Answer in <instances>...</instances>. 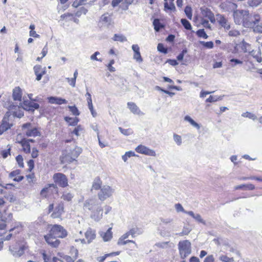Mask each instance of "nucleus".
<instances>
[{
  "mask_svg": "<svg viewBox=\"0 0 262 262\" xmlns=\"http://www.w3.org/2000/svg\"><path fill=\"white\" fill-rule=\"evenodd\" d=\"M164 10L165 11H170L174 12L176 11V7L173 3L170 2L168 4L167 2L164 3Z\"/></svg>",
  "mask_w": 262,
  "mask_h": 262,
  "instance_id": "nucleus-35",
  "label": "nucleus"
},
{
  "mask_svg": "<svg viewBox=\"0 0 262 262\" xmlns=\"http://www.w3.org/2000/svg\"><path fill=\"white\" fill-rule=\"evenodd\" d=\"M200 43L207 49H212L213 48V42L211 41L207 42L201 41Z\"/></svg>",
  "mask_w": 262,
  "mask_h": 262,
  "instance_id": "nucleus-49",
  "label": "nucleus"
},
{
  "mask_svg": "<svg viewBox=\"0 0 262 262\" xmlns=\"http://www.w3.org/2000/svg\"><path fill=\"white\" fill-rule=\"evenodd\" d=\"M181 22L182 24L183 25V26H184V27L186 30H190L191 29V28H192L191 25L188 20H187L186 19L182 18L181 20Z\"/></svg>",
  "mask_w": 262,
  "mask_h": 262,
  "instance_id": "nucleus-42",
  "label": "nucleus"
},
{
  "mask_svg": "<svg viewBox=\"0 0 262 262\" xmlns=\"http://www.w3.org/2000/svg\"><path fill=\"white\" fill-rule=\"evenodd\" d=\"M120 132L125 136H129L133 134L134 132L131 128L124 129L121 127H119Z\"/></svg>",
  "mask_w": 262,
  "mask_h": 262,
  "instance_id": "nucleus-39",
  "label": "nucleus"
},
{
  "mask_svg": "<svg viewBox=\"0 0 262 262\" xmlns=\"http://www.w3.org/2000/svg\"><path fill=\"white\" fill-rule=\"evenodd\" d=\"M112 19L111 15L106 13H104L101 16L99 19V23L102 25H107L109 26L111 24Z\"/></svg>",
  "mask_w": 262,
  "mask_h": 262,
  "instance_id": "nucleus-26",
  "label": "nucleus"
},
{
  "mask_svg": "<svg viewBox=\"0 0 262 262\" xmlns=\"http://www.w3.org/2000/svg\"><path fill=\"white\" fill-rule=\"evenodd\" d=\"M102 180H101V179L99 177H97L94 179V180L93 182L92 188H91V190L92 191L93 190H100V189L102 188Z\"/></svg>",
  "mask_w": 262,
  "mask_h": 262,
  "instance_id": "nucleus-28",
  "label": "nucleus"
},
{
  "mask_svg": "<svg viewBox=\"0 0 262 262\" xmlns=\"http://www.w3.org/2000/svg\"><path fill=\"white\" fill-rule=\"evenodd\" d=\"M35 141L33 139H27L24 138L18 142L22 147V150L26 154H30L31 152L30 142L34 143Z\"/></svg>",
  "mask_w": 262,
  "mask_h": 262,
  "instance_id": "nucleus-16",
  "label": "nucleus"
},
{
  "mask_svg": "<svg viewBox=\"0 0 262 262\" xmlns=\"http://www.w3.org/2000/svg\"><path fill=\"white\" fill-rule=\"evenodd\" d=\"M135 150L137 152L150 156H156V152L154 150L150 149L144 145H139L136 147Z\"/></svg>",
  "mask_w": 262,
  "mask_h": 262,
  "instance_id": "nucleus-15",
  "label": "nucleus"
},
{
  "mask_svg": "<svg viewBox=\"0 0 262 262\" xmlns=\"http://www.w3.org/2000/svg\"><path fill=\"white\" fill-rule=\"evenodd\" d=\"M191 243L188 240L180 241L178 244L179 254L182 259L185 258L191 252Z\"/></svg>",
  "mask_w": 262,
  "mask_h": 262,
  "instance_id": "nucleus-7",
  "label": "nucleus"
},
{
  "mask_svg": "<svg viewBox=\"0 0 262 262\" xmlns=\"http://www.w3.org/2000/svg\"><path fill=\"white\" fill-rule=\"evenodd\" d=\"M204 262H214V258L212 255L207 256L204 259Z\"/></svg>",
  "mask_w": 262,
  "mask_h": 262,
  "instance_id": "nucleus-63",
  "label": "nucleus"
},
{
  "mask_svg": "<svg viewBox=\"0 0 262 262\" xmlns=\"http://www.w3.org/2000/svg\"><path fill=\"white\" fill-rule=\"evenodd\" d=\"M78 75V71L76 70L74 73V77L71 79L68 78V81L70 83V84L72 86H75L76 83V79Z\"/></svg>",
  "mask_w": 262,
  "mask_h": 262,
  "instance_id": "nucleus-46",
  "label": "nucleus"
},
{
  "mask_svg": "<svg viewBox=\"0 0 262 262\" xmlns=\"http://www.w3.org/2000/svg\"><path fill=\"white\" fill-rule=\"evenodd\" d=\"M22 91L19 87H15L13 90V98L15 101H21L22 98Z\"/></svg>",
  "mask_w": 262,
  "mask_h": 262,
  "instance_id": "nucleus-25",
  "label": "nucleus"
},
{
  "mask_svg": "<svg viewBox=\"0 0 262 262\" xmlns=\"http://www.w3.org/2000/svg\"><path fill=\"white\" fill-rule=\"evenodd\" d=\"M87 101H88V105L89 108H92L93 103H92V99L91 97V95L89 92H87L86 94Z\"/></svg>",
  "mask_w": 262,
  "mask_h": 262,
  "instance_id": "nucleus-50",
  "label": "nucleus"
},
{
  "mask_svg": "<svg viewBox=\"0 0 262 262\" xmlns=\"http://www.w3.org/2000/svg\"><path fill=\"white\" fill-rule=\"evenodd\" d=\"M114 192V190L111 186L105 185L100 189L97 193V196L99 200L103 202L111 197Z\"/></svg>",
  "mask_w": 262,
  "mask_h": 262,
  "instance_id": "nucleus-10",
  "label": "nucleus"
},
{
  "mask_svg": "<svg viewBox=\"0 0 262 262\" xmlns=\"http://www.w3.org/2000/svg\"><path fill=\"white\" fill-rule=\"evenodd\" d=\"M127 105L128 108L132 113L136 115H140L142 114L140 110L135 103L133 102H128L127 103Z\"/></svg>",
  "mask_w": 262,
  "mask_h": 262,
  "instance_id": "nucleus-27",
  "label": "nucleus"
},
{
  "mask_svg": "<svg viewBox=\"0 0 262 262\" xmlns=\"http://www.w3.org/2000/svg\"><path fill=\"white\" fill-rule=\"evenodd\" d=\"M251 45L246 42L244 40L239 42L234 48V53L243 52L247 53L249 51Z\"/></svg>",
  "mask_w": 262,
  "mask_h": 262,
  "instance_id": "nucleus-14",
  "label": "nucleus"
},
{
  "mask_svg": "<svg viewBox=\"0 0 262 262\" xmlns=\"http://www.w3.org/2000/svg\"><path fill=\"white\" fill-rule=\"evenodd\" d=\"M64 212V206L62 202L56 204L51 203L48 207V213H51V217L52 219H59L62 220V216Z\"/></svg>",
  "mask_w": 262,
  "mask_h": 262,
  "instance_id": "nucleus-4",
  "label": "nucleus"
},
{
  "mask_svg": "<svg viewBox=\"0 0 262 262\" xmlns=\"http://www.w3.org/2000/svg\"><path fill=\"white\" fill-rule=\"evenodd\" d=\"M60 160L62 164H69L75 161L71 154L66 151L62 152V155L60 157Z\"/></svg>",
  "mask_w": 262,
  "mask_h": 262,
  "instance_id": "nucleus-22",
  "label": "nucleus"
},
{
  "mask_svg": "<svg viewBox=\"0 0 262 262\" xmlns=\"http://www.w3.org/2000/svg\"><path fill=\"white\" fill-rule=\"evenodd\" d=\"M110 230H111V229H109L104 234L103 238L105 241H108L112 237V233L111 232Z\"/></svg>",
  "mask_w": 262,
  "mask_h": 262,
  "instance_id": "nucleus-61",
  "label": "nucleus"
},
{
  "mask_svg": "<svg viewBox=\"0 0 262 262\" xmlns=\"http://www.w3.org/2000/svg\"><path fill=\"white\" fill-rule=\"evenodd\" d=\"M48 100L49 102L51 104L60 105L67 103V101L66 99L55 97H50L48 98Z\"/></svg>",
  "mask_w": 262,
  "mask_h": 262,
  "instance_id": "nucleus-29",
  "label": "nucleus"
},
{
  "mask_svg": "<svg viewBox=\"0 0 262 262\" xmlns=\"http://www.w3.org/2000/svg\"><path fill=\"white\" fill-rule=\"evenodd\" d=\"M48 46H47V45H46L42 50V51H41L42 56L40 57H37V60L39 61L42 58H43L47 55V54L48 53Z\"/></svg>",
  "mask_w": 262,
  "mask_h": 262,
  "instance_id": "nucleus-54",
  "label": "nucleus"
},
{
  "mask_svg": "<svg viewBox=\"0 0 262 262\" xmlns=\"http://www.w3.org/2000/svg\"><path fill=\"white\" fill-rule=\"evenodd\" d=\"M35 25L33 24H32L30 26L29 28L31 29L29 32L30 36L33 37L34 38H39V35L37 34L36 31L34 30L35 29Z\"/></svg>",
  "mask_w": 262,
  "mask_h": 262,
  "instance_id": "nucleus-41",
  "label": "nucleus"
},
{
  "mask_svg": "<svg viewBox=\"0 0 262 262\" xmlns=\"http://www.w3.org/2000/svg\"><path fill=\"white\" fill-rule=\"evenodd\" d=\"M39 105L38 103L30 101L29 100H25L21 103V107L23 110L27 111H34L35 109L38 108Z\"/></svg>",
  "mask_w": 262,
  "mask_h": 262,
  "instance_id": "nucleus-18",
  "label": "nucleus"
},
{
  "mask_svg": "<svg viewBox=\"0 0 262 262\" xmlns=\"http://www.w3.org/2000/svg\"><path fill=\"white\" fill-rule=\"evenodd\" d=\"M196 34L199 37H202L204 39H207L208 37L207 34L206 33L204 29H199L196 32Z\"/></svg>",
  "mask_w": 262,
  "mask_h": 262,
  "instance_id": "nucleus-44",
  "label": "nucleus"
},
{
  "mask_svg": "<svg viewBox=\"0 0 262 262\" xmlns=\"http://www.w3.org/2000/svg\"><path fill=\"white\" fill-rule=\"evenodd\" d=\"M21 129L27 137H37L40 135V132L36 127L31 128V123H27L21 126Z\"/></svg>",
  "mask_w": 262,
  "mask_h": 262,
  "instance_id": "nucleus-11",
  "label": "nucleus"
},
{
  "mask_svg": "<svg viewBox=\"0 0 262 262\" xmlns=\"http://www.w3.org/2000/svg\"><path fill=\"white\" fill-rule=\"evenodd\" d=\"M222 57H220L219 61L215 62L213 64V68L214 69L219 68L222 67Z\"/></svg>",
  "mask_w": 262,
  "mask_h": 262,
  "instance_id": "nucleus-58",
  "label": "nucleus"
},
{
  "mask_svg": "<svg viewBox=\"0 0 262 262\" xmlns=\"http://www.w3.org/2000/svg\"><path fill=\"white\" fill-rule=\"evenodd\" d=\"M88 0H75L72 6L74 8H77L81 5H84Z\"/></svg>",
  "mask_w": 262,
  "mask_h": 262,
  "instance_id": "nucleus-45",
  "label": "nucleus"
},
{
  "mask_svg": "<svg viewBox=\"0 0 262 262\" xmlns=\"http://www.w3.org/2000/svg\"><path fill=\"white\" fill-rule=\"evenodd\" d=\"M8 110L6 113H9L10 117H11V115L18 118H21L24 116L23 110L19 105L11 104L9 106Z\"/></svg>",
  "mask_w": 262,
  "mask_h": 262,
  "instance_id": "nucleus-12",
  "label": "nucleus"
},
{
  "mask_svg": "<svg viewBox=\"0 0 262 262\" xmlns=\"http://www.w3.org/2000/svg\"><path fill=\"white\" fill-rule=\"evenodd\" d=\"M29 246L24 239L16 242L15 245H12L10 246L9 249L12 254L15 256H20L24 253L25 250L28 249Z\"/></svg>",
  "mask_w": 262,
  "mask_h": 262,
  "instance_id": "nucleus-6",
  "label": "nucleus"
},
{
  "mask_svg": "<svg viewBox=\"0 0 262 262\" xmlns=\"http://www.w3.org/2000/svg\"><path fill=\"white\" fill-rule=\"evenodd\" d=\"M153 25L154 26V29L156 31H159L160 29L164 27V26L161 24L160 20L158 18L154 19L153 21Z\"/></svg>",
  "mask_w": 262,
  "mask_h": 262,
  "instance_id": "nucleus-37",
  "label": "nucleus"
},
{
  "mask_svg": "<svg viewBox=\"0 0 262 262\" xmlns=\"http://www.w3.org/2000/svg\"><path fill=\"white\" fill-rule=\"evenodd\" d=\"M128 243H131L134 245V246L132 247L134 249L135 247H137V245L136 242L132 240H125L122 236L119 238L117 244L119 246L124 245Z\"/></svg>",
  "mask_w": 262,
  "mask_h": 262,
  "instance_id": "nucleus-32",
  "label": "nucleus"
},
{
  "mask_svg": "<svg viewBox=\"0 0 262 262\" xmlns=\"http://www.w3.org/2000/svg\"><path fill=\"white\" fill-rule=\"evenodd\" d=\"M233 18L236 24L246 26L249 25L250 15L249 11L244 10H235L233 12Z\"/></svg>",
  "mask_w": 262,
  "mask_h": 262,
  "instance_id": "nucleus-5",
  "label": "nucleus"
},
{
  "mask_svg": "<svg viewBox=\"0 0 262 262\" xmlns=\"http://www.w3.org/2000/svg\"><path fill=\"white\" fill-rule=\"evenodd\" d=\"M34 72L36 76V79L37 81L41 80L42 76L46 73L45 68H42L40 65H36L33 68Z\"/></svg>",
  "mask_w": 262,
  "mask_h": 262,
  "instance_id": "nucleus-19",
  "label": "nucleus"
},
{
  "mask_svg": "<svg viewBox=\"0 0 262 262\" xmlns=\"http://www.w3.org/2000/svg\"><path fill=\"white\" fill-rule=\"evenodd\" d=\"M248 3L251 7H256L262 3V0H250Z\"/></svg>",
  "mask_w": 262,
  "mask_h": 262,
  "instance_id": "nucleus-52",
  "label": "nucleus"
},
{
  "mask_svg": "<svg viewBox=\"0 0 262 262\" xmlns=\"http://www.w3.org/2000/svg\"><path fill=\"white\" fill-rule=\"evenodd\" d=\"M64 120L66 121H67L68 123H69V125H71V126L76 125L79 121V119L77 117L71 118V117H66L64 118Z\"/></svg>",
  "mask_w": 262,
  "mask_h": 262,
  "instance_id": "nucleus-33",
  "label": "nucleus"
},
{
  "mask_svg": "<svg viewBox=\"0 0 262 262\" xmlns=\"http://www.w3.org/2000/svg\"><path fill=\"white\" fill-rule=\"evenodd\" d=\"M184 11L188 18L191 19L192 16L191 8L189 6H186Z\"/></svg>",
  "mask_w": 262,
  "mask_h": 262,
  "instance_id": "nucleus-48",
  "label": "nucleus"
},
{
  "mask_svg": "<svg viewBox=\"0 0 262 262\" xmlns=\"http://www.w3.org/2000/svg\"><path fill=\"white\" fill-rule=\"evenodd\" d=\"M51 228L49 233L45 235L44 238L46 242L51 246L57 248L59 246L60 242L57 238H64L67 235V230L60 225L55 224L50 225Z\"/></svg>",
  "mask_w": 262,
  "mask_h": 262,
  "instance_id": "nucleus-2",
  "label": "nucleus"
},
{
  "mask_svg": "<svg viewBox=\"0 0 262 262\" xmlns=\"http://www.w3.org/2000/svg\"><path fill=\"white\" fill-rule=\"evenodd\" d=\"M216 19L219 24L225 29L229 30L230 28V26L229 24L227 19L225 17L221 14L216 15Z\"/></svg>",
  "mask_w": 262,
  "mask_h": 262,
  "instance_id": "nucleus-21",
  "label": "nucleus"
},
{
  "mask_svg": "<svg viewBox=\"0 0 262 262\" xmlns=\"http://www.w3.org/2000/svg\"><path fill=\"white\" fill-rule=\"evenodd\" d=\"M16 160L18 164V165L19 166V167H24V159L23 158V156L21 155H18L16 157Z\"/></svg>",
  "mask_w": 262,
  "mask_h": 262,
  "instance_id": "nucleus-53",
  "label": "nucleus"
},
{
  "mask_svg": "<svg viewBox=\"0 0 262 262\" xmlns=\"http://www.w3.org/2000/svg\"><path fill=\"white\" fill-rule=\"evenodd\" d=\"M114 41L124 42L127 41L126 38L121 34H115L113 38Z\"/></svg>",
  "mask_w": 262,
  "mask_h": 262,
  "instance_id": "nucleus-38",
  "label": "nucleus"
},
{
  "mask_svg": "<svg viewBox=\"0 0 262 262\" xmlns=\"http://www.w3.org/2000/svg\"><path fill=\"white\" fill-rule=\"evenodd\" d=\"M54 184L60 187L64 188L68 186V179L63 173L60 172L55 173L53 176Z\"/></svg>",
  "mask_w": 262,
  "mask_h": 262,
  "instance_id": "nucleus-9",
  "label": "nucleus"
},
{
  "mask_svg": "<svg viewBox=\"0 0 262 262\" xmlns=\"http://www.w3.org/2000/svg\"><path fill=\"white\" fill-rule=\"evenodd\" d=\"M42 256L44 262H63L57 257L54 256L52 258L51 255L47 254L45 251L42 253Z\"/></svg>",
  "mask_w": 262,
  "mask_h": 262,
  "instance_id": "nucleus-24",
  "label": "nucleus"
},
{
  "mask_svg": "<svg viewBox=\"0 0 262 262\" xmlns=\"http://www.w3.org/2000/svg\"><path fill=\"white\" fill-rule=\"evenodd\" d=\"M220 7L224 12H234L236 9L237 6L234 3L226 1L221 3Z\"/></svg>",
  "mask_w": 262,
  "mask_h": 262,
  "instance_id": "nucleus-17",
  "label": "nucleus"
},
{
  "mask_svg": "<svg viewBox=\"0 0 262 262\" xmlns=\"http://www.w3.org/2000/svg\"><path fill=\"white\" fill-rule=\"evenodd\" d=\"M132 48L134 51V59L138 62H141L143 59L140 52V48L138 45H133Z\"/></svg>",
  "mask_w": 262,
  "mask_h": 262,
  "instance_id": "nucleus-23",
  "label": "nucleus"
},
{
  "mask_svg": "<svg viewBox=\"0 0 262 262\" xmlns=\"http://www.w3.org/2000/svg\"><path fill=\"white\" fill-rule=\"evenodd\" d=\"M81 152V149L77 147L71 150L69 153L72 156L73 158L75 160L76 158L79 156Z\"/></svg>",
  "mask_w": 262,
  "mask_h": 262,
  "instance_id": "nucleus-36",
  "label": "nucleus"
},
{
  "mask_svg": "<svg viewBox=\"0 0 262 262\" xmlns=\"http://www.w3.org/2000/svg\"><path fill=\"white\" fill-rule=\"evenodd\" d=\"M70 111L72 112V114L75 116H79L80 114V112L78 111L77 107L74 106H68Z\"/></svg>",
  "mask_w": 262,
  "mask_h": 262,
  "instance_id": "nucleus-47",
  "label": "nucleus"
},
{
  "mask_svg": "<svg viewBox=\"0 0 262 262\" xmlns=\"http://www.w3.org/2000/svg\"><path fill=\"white\" fill-rule=\"evenodd\" d=\"M173 139L174 141L178 145H180L182 143V138L180 135L174 134L173 135Z\"/></svg>",
  "mask_w": 262,
  "mask_h": 262,
  "instance_id": "nucleus-56",
  "label": "nucleus"
},
{
  "mask_svg": "<svg viewBox=\"0 0 262 262\" xmlns=\"http://www.w3.org/2000/svg\"><path fill=\"white\" fill-rule=\"evenodd\" d=\"M61 198L64 201L71 202L73 198V195L70 192H63Z\"/></svg>",
  "mask_w": 262,
  "mask_h": 262,
  "instance_id": "nucleus-34",
  "label": "nucleus"
},
{
  "mask_svg": "<svg viewBox=\"0 0 262 262\" xmlns=\"http://www.w3.org/2000/svg\"><path fill=\"white\" fill-rule=\"evenodd\" d=\"M186 121H188L192 126L196 127L198 129L200 128V126L198 123L195 122L189 116H186L184 118Z\"/></svg>",
  "mask_w": 262,
  "mask_h": 262,
  "instance_id": "nucleus-40",
  "label": "nucleus"
},
{
  "mask_svg": "<svg viewBox=\"0 0 262 262\" xmlns=\"http://www.w3.org/2000/svg\"><path fill=\"white\" fill-rule=\"evenodd\" d=\"M243 180H256L259 182H262V177H258L256 176H251L249 177H244L242 178Z\"/></svg>",
  "mask_w": 262,
  "mask_h": 262,
  "instance_id": "nucleus-55",
  "label": "nucleus"
},
{
  "mask_svg": "<svg viewBox=\"0 0 262 262\" xmlns=\"http://www.w3.org/2000/svg\"><path fill=\"white\" fill-rule=\"evenodd\" d=\"M40 195L44 198H50L54 194H58V187L54 184H48L40 191Z\"/></svg>",
  "mask_w": 262,
  "mask_h": 262,
  "instance_id": "nucleus-8",
  "label": "nucleus"
},
{
  "mask_svg": "<svg viewBox=\"0 0 262 262\" xmlns=\"http://www.w3.org/2000/svg\"><path fill=\"white\" fill-rule=\"evenodd\" d=\"M260 20V16L259 14H256L253 15V20H252L254 25L258 24Z\"/></svg>",
  "mask_w": 262,
  "mask_h": 262,
  "instance_id": "nucleus-62",
  "label": "nucleus"
},
{
  "mask_svg": "<svg viewBox=\"0 0 262 262\" xmlns=\"http://www.w3.org/2000/svg\"><path fill=\"white\" fill-rule=\"evenodd\" d=\"M85 237L88 243H91L96 237L95 231L92 229L89 228L85 233Z\"/></svg>",
  "mask_w": 262,
  "mask_h": 262,
  "instance_id": "nucleus-30",
  "label": "nucleus"
},
{
  "mask_svg": "<svg viewBox=\"0 0 262 262\" xmlns=\"http://www.w3.org/2000/svg\"><path fill=\"white\" fill-rule=\"evenodd\" d=\"M83 129V128L81 125H79L77 126L75 128V129L73 131V133L75 134L76 136H79V132L80 131H82Z\"/></svg>",
  "mask_w": 262,
  "mask_h": 262,
  "instance_id": "nucleus-57",
  "label": "nucleus"
},
{
  "mask_svg": "<svg viewBox=\"0 0 262 262\" xmlns=\"http://www.w3.org/2000/svg\"><path fill=\"white\" fill-rule=\"evenodd\" d=\"M239 34H240L239 32L236 30H230L228 33L229 36H233V37H236V36L239 35Z\"/></svg>",
  "mask_w": 262,
  "mask_h": 262,
  "instance_id": "nucleus-60",
  "label": "nucleus"
},
{
  "mask_svg": "<svg viewBox=\"0 0 262 262\" xmlns=\"http://www.w3.org/2000/svg\"><path fill=\"white\" fill-rule=\"evenodd\" d=\"M8 149L7 150H4L2 152V156L4 158H6L8 157V155H10V150H11V146L9 145H8Z\"/></svg>",
  "mask_w": 262,
  "mask_h": 262,
  "instance_id": "nucleus-59",
  "label": "nucleus"
},
{
  "mask_svg": "<svg viewBox=\"0 0 262 262\" xmlns=\"http://www.w3.org/2000/svg\"><path fill=\"white\" fill-rule=\"evenodd\" d=\"M157 49L159 52L164 54H166L168 52L167 49L165 48L164 45L161 43L158 45Z\"/></svg>",
  "mask_w": 262,
  "mask_h": 262,
  "instance_id": "nucleus-51",
  "label": "nucleus"
},
{
  "mask_svg": "<svg viewBox=\"0 0 262 262\" xmlns=\"http://www.w3.org/2000/svg\"><path fill=\"white\" fill-rule=\"evenodd\" d=\"M63 258L66 262H74L76 259V258H74L68 255H65Z\"/></svg>",
  "mask_w": 262,
  "mask_h": 262,
  "instance_id": "nucleus-64",
  "label": "nucleus"
},
{
  "mask_svg": "<svg viewBox=\"0 0 262 262\" xmlns=\"http://www.w3.org/2000/svg\"><path fill=\"white\" fill-rule=\"evenodd\" d=\"M198 20L205 28H210L209 20L214 23L215 21L213 13L207 8H201L200 14L198 17Z\"/></svg>",
  "mask_w": 262,
  "mask_h": 262,
  "instance_id": "nucleus-3",
  "label": "nucleus"
},
{
  "mask_svg": "<svg viewBox=\"0 0 262 262\" xmlns=\"http://www.w3.org/2000/svg\"><path fill=\"white\" fill-rule=\"evenodd\" d=\"M2 186L1 189V194L3 196L1 198V209L4 208V212L1 213V221L4 222V223H1V230L5 229L7 224H6L7 220H11L12 217V214L11 212L6 213L5 210V204H7L15 201V197L14 195V191H15V186L12 184H7L6 186Z\"/></svg>",
  "mask_w": 262,
  "mask_h": 262,
  "instance_id": "nucleus-1",
  "label": "nucleus"
},
{
  "mask_svg": "<svg viewBox=\"0 0 262 262\" xmlns=\"http://www.w3.org/2000/svg\"><path fill=\"white\" fill-rule=\"evenodd\" d=\"M13 124V121L12 119V117H10L9 113H6L1 122V134L4 132L11 128Z\"/></svg>",
  "mask_w": 262,
  "mask_h": 262,
  "instance_id": "nucleus-13",
  "label": "nucleus"
},
{
  "mask_svg": "<svg viewBox=\"0 0 262 262\" xmlns=\"http://www.w3.org/2000/svg\"><path fill=\"white\" fill-rule=\"evenodd\" d=\"M219 259L223 262H233L234 261L233 257H229L226 255H221Z\"/></svg>",
  "mask_w": 262,
  "mask_h": 262,
  "instance_id": "nucleus-43",
  "label": "nucleus"
},
{
  "mask_svg": "<svg viewBox=\"0 0 262 262\" xmlns=\"http://www.w3.org/2000/svg\"><path fill=\"white\" fill-rule=\"evenodd\" d=\"M20 173L21 171L19 169H16L11 172L9 174V177L12 179L14 181L20 182L24 178V176L20 175Z\"/></svg>",
  "mask_w": 262,
  "mask_h": 262,
  "instance_id": "nucleus-20",
  "label": "nucleus"
},
{
  "mask_svg": "<svg viewBox=\"0 0 262 262\" xmlns=\"http://www.w3.org/2000/svg\"><path fill=\"white\" fill-rule=\"evenodd\" d=\"M255 187L254 185L252 184H242L239 185H237L235 187V190L238 189H243V190H253L255 189Z\"/></svg>",
  "mask_w": 262,
  "mask_h": 262,
  "instance_id": "nucleus-31",
  "label": "nucleus"
}]
</instances>
